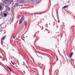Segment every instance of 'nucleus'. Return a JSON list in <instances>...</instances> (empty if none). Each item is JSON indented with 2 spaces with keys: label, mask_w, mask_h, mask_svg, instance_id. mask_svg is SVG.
Here are the masks:
<instances>
[{
  "label": "nucleus",
  "mask_w": 75,
  "mask_h": 75,
  "mask_svg": "<svg viewBox=\"0 0 75 75\" xmlns=\"http://www.w3.org/2000/svg\"><path fill=\"white\" fill-rule=\"evenodd\" d=\"M24 23L25 26H26V25H27V21H25L24 22Z\"/></svg>",
  "instance_id": "423d86ee"
},
{
  "label": "nucleus",
  "mask_w": 75,
  "mask_h": 75,
  "mask_svg": "<svg viewBox=\"0 0 75 75\" xmlns=\"http://www.w3.org/2000/svg\"><path fill=\"white\" fill-rule=\"evenodd\" d=\"M8 0H5V1H3V3L5 7H7L8 6H10L11 3V2H13V1H8Z\"/></svg>",
  "instance_id": "f257e3e1"
},
{
  "label": "nucleus",
  "mask_w": 75,
  "mask_h": 75,
  "mask_svg": "<svg viewBox=\"0 0 75 75\" xmlns=\"http://www.w3.org/2000/svg\"><path fill=\"white\" fill-rule=\"evenodd\" d=\"M24 20V17L23 16V17L22 18H21L19 21V24H21V23H22V22L23 21V20Z\"/></svg>",
  "instance_id": "f03ea898"
},
{
  "label": "nucleus",
  "mask_w": 75,
  "mask_h": 75,
  "mask_svg": "<svg viewBox=\"0 0 75 75\" xmlns=\"http://www.w3.org/2000/svg\"><path fill=\"white\" fill-rule=\"evenodd\" d=\"M11 62L12 63V64H13L14 65V64L13 63V62H12V61H11Z\"/></svg>",
  "instance_id": "9b49d317"
},
{
  "label": "nucleus",
  "mask_w": 75,
  "mask_h": 75,
  "mask_svg": "<svg viewBox=\"0 0 75 75\" xmlns=\"http://www.w3.org/2000/svg\"><path fill=\"white\" fill-rule=\"evenodd\" d=\"M73 52H72L70 54H69V57L70 58H71V57H72V55H73Z\"/></svg>",
  "instance_id": "39448f33"
},
{
  "label": "nucleus",
  "mask_w": 75,
  "mask_h": 75,
  "mask_svg": "<svg viewBox=\"0 0 75 75\" xmlns=\"http://www.w3.org/2000/svg\"><path fill=\"white\" fill-rule=\"evenodd\" d=\"M5 38L6 36H4L1 39V44H2V41H3V40L5 39Z\"/></svg>",
  "instance_id": "20e7f679"
},
{
  "label": "nucleus",
  "mask_w": 75,
  "mask_h": 75,
  "mask_svg": "<svg viewBox=\"0 0 75 75\" xmlns=\"http://www.w3.org/2000/svg\"><path fill=\"white\" fill-rule=\"evenodd\" d=\"M68 6H64L62 8H67V7H68Z\"/></svg>",
  "instance_id": "1a4fd4ad"
},
{
  "label": "nucleus",
  "mask_w": 75,
  "mask_h": 75,
  "mask_svg": "<svg viewBox=\"0 0 75 75\" xmlns=\"http://www.w3.org/2000/svg\"><path fill=\"white\" fill-rule=\"evenodd\" d=\"M10 7H7L6 8V10L7 11H9L10 10Z\"/></svg>",
  "instance_id": "0eeeda50"
},
{
  "label": "nucleus",
  "mask_w": 75,
  "mask_h": 75,
  "mask_svg": "<svg viewBox=\"0 0 75 75\" xmlns=\"http://www.w3.org/2000/svg\"><path fill=\"white\" fill-rule=\"evenodd\" d=\"M13 39H14V38H15V37H14V36H13Z\"/></svg>",
  "instance_id": "ddd939ff"
},
{
  "label": "nucleus",
  "mask_w": 75,
  "mask_h": 75,
  "mask_svg": "<svg viewBox=\"0 0 75 75\" xmlns=\"http://www.w3.org/2000/svg\"><path fill=\"white\" fill-rule=\"evenodd\" d=\"M1 13L2 16H3V15H4V16L5 17H6V16H7V14L3 12H2Z\"/></svg>",
  "instance_id": "7ed1b4c3"
},
{
  "label": "nucleus",
  "mask_w": 75,
  "mask_h": 75,
  "mask_svg": "<svg viewBox=\"0 0 75 75\" xmlns=\"http://www.w3.org/2000/svg\"><path fill=\"white\" fill-rule=\"evenodd\" d=\"M3 9V8H2V7L1 6H0V11H2Z\"/></svg>",
  "instance_id": "6e6552de"
},
{
  "label": "nucleus",
  "mask_w": 75,
  "mask_h": 75,
  "mask_svg": "<svg viewBox=\"0 0 75 75\" xmlns=\"http://www.w3.org/2000/svg\"><path fill=\"white\" fill-rule=\"evenodd\" d=\"M7 67L9 69L10 71H11V69H10V68L8 66H7Z\"/></svg>",
  "instance_id": "9d476101"
},
{
  "label": "nucleus",
  "mask_w": 75,
  "mask_h": 75,
  "mask_svg": "<svg viewBox=\"0 0 75 75\" xmlns=\"http://www.w3.org/2000/svg\"><path fill=\"white\" fill-rule=\"evenodd\" d=\"M22 40H23L24 41V39H21Z\"/></svg>",
  "instance_id": "f8f14e48"
},
{
  "label": "nucleus",
  "mask_w": 75,
  "mask_h": 75,
  "mask_svg": "<svg viewBox=\"0 0 75 75\" xmlns=\"http://www.w3.org/2000/svg\"><path fill=\"white\" fill-rule=\"evenodd\" d=\"M3 47H4V46H3Z\"/></svg>",
  "instance_id": "4468645a"
}]
</instances>
